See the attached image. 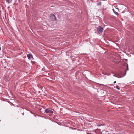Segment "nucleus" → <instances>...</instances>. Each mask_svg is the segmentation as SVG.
<instances>
[{
  "label": "nucleus",
  "mask_w": 134,
  "mask_h": 134,
  "mask_svg": "<svg viewBox=\"0 0 134 134\" xmlns=\"http://www.w3.org/2000/svg\"><path fill=\"white\" fill-rule=\"evenodd\" d=\"M45 111L46 112V113H53V111L48 109H46L45 110Z\"/></svg>",
  "instance_id": "obj_4"
},
{
  "label": "nucleus",
  "mask_w": 134,
  "mask_h": 134,
  "mask_svg": "<svg viewBox=\"0 0 134 134\" xmlns=\"http://www.w3.org/2000/svg\"><path fill=\"white\" fill-rule=\"evenodd\" d=\"M116 83V81H115L114 82V84H115V83Z\"/></svg>",
  "instance_id": "obj_10"
},
{
  "label": "nucleus",
  "mask_w": 134,
  "mask_h": 134,
  "mask_svg": "<svg viewBox=\"0 0 134 134\" xmlns=\"http://www.w3.org/2000/svg\"><path fill=\"white\" fill-rule=\"evenodd\" d=\"M123 76L120 75L119 74H117L116 76V77L118 78H121Z\"/></svg>",
  "instance_id": "obj_5"
},
{
  "label": "nucleus",
  "mask_w": 134,
  "mask_h": 134,
  "mask_svg": "<svg viewBox=\"0 0 134 134\" xmlns=\"http://www.w3.org/2000/svg\"><path fill=\"white\" fill-rule=\"evenodd\" d=\"M112 10H113V11L114 13L116 14V15H118V13L117 12H116L114 11V9H112Z\"/></svg>",
  "instance_id": "obj_7"
},
{
  "label": "nucleus",
  "mask_w": 134,
  "mask_h": 134,
  "mask_svg": "<svg viewBox=\"0 0 134 134\" xmlns=\"http://www.w3.org/2000/svg\"><path fill=\"white\" fill-rule=\"evenodd\" d=\"M27 57L28 59L30 60H32L34 59L32 55L30 54H28L27 55Z\"/></svg>",
  "instance_id": "obj_3"
},
{
  "label": "nucleus",
  "mask_w": 134,
  "mask_h": 134,
  "mask_svg": "<svg viewBox=\"0 0 134 134\" xmlns=\"http://www.w3.org/2000/svg\"><path fill=\"white\" fill-rule=\"evenodd\" d=\"M116 88L118 90H119L120 88L119 87V86L118 85H117L116 86Z\"/></svg>",
  "instance_id": "obj_8"
},
{
  "label": "nucleus",
  "mask_w": 134,
  "mask_h": 134,
  "mask_svg": "<svg viewBox=\"0 0 134 134\" xmlns=\"http://www.w3.org/2000/svg\"><path fill=\"white\" fill-rule=\"evenodd\" d=\"M103 31V29L102 27L101 26H99L97 29V31L98 33H101Z\"/></svg>",
  "instance_id": "obj_2"
},
{
  "label": "nucleus",
  "mask_w": 134,
  "mask_h": 134,
  "mask_svg": "<svg viewBox=\"0 0 134 134\" xmlns=\"http://www.w3.org/2000/svg\"><path fill=\"white\" fill-rule=\"evenodd\" d=\"M1 50V47H0V51Z\"/></svg>",
  "instance_id": "obj_12"
},
{
  "label": "nucleus",
  "mask_w": 134,
  "mask_h": 134,
  "mask_svg": "<svg viewBox=\"0 0 134 134\" xmlns=\"http://www.w3.org/2000/svg\"><path fill=\"white\" fill-rule=\"evenodd\" d=\"M49 19L52 21H55L56 19L55 15L53 14H50Z\"/></svg>",
  "instance_id": "obj_1"
},
{
  "label": "nucleus",
  "mask_w": 134,
  "mask_h": 134,
  "mask_svg": "<svg viewBox=\"0 0 134 134\" xmlns=\"http://www.w3.org/2000/svg\"><path fill=\"white\" fill-rule=\"evenodd\" d=\"M6 1L9 4L12 2V0H6Z\"/></svg>",
  "instance_id": "obj_6"
},
{
  "label": "nucleus",
  "mask_w": 134,
  "mask_h": 134,
  "mask_svg": "<svg viewBox=\"0 0 134 134\" xmlns=\"http://www.w3.org/2000/svg\"><path fill=\"white\" fill-rule=\"evenodd\" d=\"M101 2H99L98 4V5H101Z\"/></svg>",
  "instance_id": "obj_9"
},
{
  "label": "nucleus",
  "mask_w": 134,
  "mask_h": 134,
  "mask_svg": "<svg viewBox=\"0 0 134 134\" xmlns=\"http://www.w3.org/2000/svg\"><path fill=\"white\" fill-rule=\"evenodd\" d=\"M22 115H24V112H23V113H22Z\"/></svg>",
  "instance_id": "obj_11"
},
{
  "label": "nucleus",
  "mask_w": 134,
  "mask_h": 134,
  "mask_svg": "<svg viewBox=\"0 0 134 134\" xmlns=\"http://www.w3.org/2000/svg\"><path fill=\"white\" fill-rule=\"evenodd\" d=\"M101 85H103V84H102Z\"/></svg>",
  "instance_id": "obj_13"
}]
</instances>
